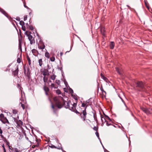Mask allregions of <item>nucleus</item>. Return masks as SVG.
<instances>
[{"instance_id":"obj_34","label":"nucleus","mask_w":152,"mask_h":152,"mask_svg":"<svg viewBox=\"0 0 152 152\" xmlns=\"http://www.w3.org/2000/svg\"><path fill=\"white\" fill-rule=\"evenodd\" d=\"M56 93L58 94H61V92L59 89H58L56 91Z\"/></svg>"},{"instance_id":"obj_22","label":"nucleus","mask_w":152,"mask_h":152,"mask_svg":"<svg viewBox=\"0 0 152 152\" xmlns=\"http://www.w3.org/2000/svg\"><path fill=\"white\" fill-rule=\"evenodd\" d=\"M50 87L51 89H52L53 88H54V89H57L58 88V87L56 86L54 84L52 83L50 85Z\"/></svg>"},{"instance_id":"obj_12","label":"nucleus","mask_w":152,"mask_h":152,"mask_svg":"<svg viewBox=\"0 0 152 152\" xmlns=\"http://www.w3.org/2000/svg\"><path fill=\"white\" fill-rule=\"evenodd\" d=\"M18 66H16V69L12 72V74L14 76L18 75Z\"/></svg>"},{"instance_id":"obj_25","label":"nucleus","mask_w":152,"mask_h":152,"mask_svg":"<svg viewBox=\"0 0 152 152\" xmlns=\"http://www.w3.org/2000/svg\"><path fill=\"white\" fill-rule=\"evenodd\" d=\"M38 62L39 63V65L40 66H42V59H40L38 60Z\"/></svg>"},{"instance_id":"obj_55","label":"nucleus","mask_w":152,"mask_h":152,"mask_svg":"<svg viewBox=\"0 0 152 152\" xmlns=\"http://www.w3.org/2000/svg\"><path fill=\"white\" fill-rule=\"evenodd\" d=\"M64 83L65 85H66H66L67 84V82L65 80V81L64 82Z\"/></svg>"},{"instance_id":"obj_48","label":"nucleus","mask_w":152,"mask_h":152,"mask_svg":"<svg viewBox=\"0 0 152 152\" xmlns=\"http://www.w3.org/2000/svg\"><path fill=\"white\" fill-rule=\"evenodd\" d=\"M49 147H50L51 148H57L56 147H55V146H54V145H52L51 146H50Z\"/></svg>"},{"instance_id":"obj_38","label":"nucleus","mask_w":152,"mask_h":152,"mask_svg":"<svg viewBox=\"0 0 152 152\" xmlns=\"http://www.w3.org/2000/svg\"><path fill=\"white\" fill-rule=\"evenodd\" d=\"M96 134V136L98 137V139L100 140V138L99 137V133L97 132H96L95 133Z\"/></svg>"},{"instance_id":"obj_32","label":"nucleus","mask_w":152,"mask_h":152,"mask_svg":"<svg viewBox=\"0 0 152 152\" xmlns=\"http://www.w3.org/2000/svg\"><path fill=\"white\" fill-rule=\"evenodd\" d=\"M27 59L28 61V64L29 65H30L31 64V60L30 58L28 57V56L27 57Z\"/></svg>"},{"instance_id":"obj_21","label":"nucleus","mask_w":152,"mask_h":152,"mask_svg":"<svg viewBox=\"0 0 152 152\" xmlns=\"http://www.w3.org/2000/svg\"><path fill=\"white\" fill-rule=\"evenodd\" d=\"M5 124H6V127L7 129H9L10 128H11L12 129H13V127H10V126L11 125H10V122H9V124L8 123H6Z\"/></svg>"},{"instance_id":"obj_64","label":"nucleus","mask_w":152,"mask_h":152,"mask_svg":"<svg viewBox=\"0 0 152 152\" xmlns=\"http://www.w3.org/2000/svg\"><path fill=\"white\" fill-rule=\"evenodd\" d=\"M145 5H147V4L146 3V2L145 1Z\"/></svg>"},{"instance_id":"obj_26","label":"nucleus","mask_w":152,"mask_h":152,"mask_svg":"<svg viewBox=\"0 0 152 152\" xmlns=\"http://www.w3.org/2000/svg\"><path fill=\"white\" fill-rule=\"evenodd\" d=\"M5 117H4V114L1 113L0 115V121L2 119L5 118Z\"/></svg>"},{"instance_id":"obj_10","label":"nucleus","mask_w":152,"mask_h":152,"mask_svg":"<svg viewBox=\"0 0 152 152\" xmlns=\"http://www.w3.org/2000/svg\"><path fill=\"white\" fill-rule=\"evenodd\" d=\"M31 32L27 31L25 32V34L28 37V38H33L31 35Z\"/></svg>"},{"instance_id":"obj_53","label":"nucleus","mask_w":152,"mask_h":152,"mask_svg":"<svg viewBox=\"0 0 152 152\" xmlns=\"http://www.w3.org/2000/svg\"><path fill=\"white\" fill-rule=\"evenodd\" d=\"M8 147H9V151L10 152H12V148H11L10 147V146H8Z\"/></svg>"},{"instance_id":"obj_50","label":"nucleus","mask_w":152,"mask_h":152,"mask_svg":"<svg viewBox=\"0 0 152 152\" xmlns=\"http://www.w3.org/2000/svg\"><path fill=\"white\" fill-rule=\"evenodd\" d=\"M10 142L7 141H6V145H7L8 146H9L10 145Z\"/></svg>"},{"instance_id":"obj_58","label":"nucleus","mask_w":152,"mask_h":152,"mask_svg":"<svg viewBox=\"0 0 152 152\" xmlns=\"http://www.w3.org/2000/svg\"><path fill=\"white\" fill-rule=\"evenodd\" d=\"M101 90L102 91V92L103 91L106 94V92L103 90V88H102V89H101Z\"/></svg>"},{"instance_id":"obj_15","label":"nucleus","mask_w":152,"mask_h":152,"mask_svg":"<svg viewBox=\"0 0 152 152\" xmlns=\"http://www.w3.org/2000/svg\"><path fill=\"white\" fill-rule=\"evenodd\" d=\"M48 72H50V73H51V70H52L53 71L54 69L53 68V67L52 66H50L48 64L47 65V68L46 69Z\"/></svg>"},{"instance_id":"obj_2","label":"nucleus","mask_w":152,"mask_h":152,"mask_svg":"<svg viewBox=\"0 0 152 152\" xmlns=\"http://www.w3.org/2000/svg\"><path fill=\"white\" fill-rule=\"evenodd\" d=\"M136 87L138 88L139 91H145V88L143 83L142 81H138L136 83Z\"/></svg>"},{"instance_id":"obj_41","label":"nucleus","mask_w":152,"mask_h":152,"mask_svg":"<svg viewBox=\"0 0 152 152\" xmlns=\"http://www.w3.org/2000/svg\"><path fill=\"white\" fill-rule=\"evenodd\" d=\"M17 62L18 63H19L21 62L20 59V58H18L17 59Z\"/></svg>"},{"instance_id":"obj_33","label":"nucleus","mask_w":152,"mask_h":152,"mask_svg":"<svg viewBox=\"0 0 152 152\" xmlns=\"http://www.w3.org/2000/svg\"><path fill=\"white\" fill-rule=\"evenodd\" d=\"M56 76L54 75H52L51 76V79L53 80H54L56 79Z\"/></svg>"},{"instance_id":"obj_59","label":"nucleus","mask_w":152,"mask_h":152,"mask_svg":"<svg viewBox=\"0 0 152 152\" xmlns=\"http://www.w3.org/2000/svg\"><path fill=\"white\" fill-rule=\"evenodd\" d=\"M13 119L14 120V121L15 122H16L17 121V120H16V119L15 118H13Z\"/></svg>"},{"instance_id":"obj_14","label":"nucleus","mask_w":152,"mask_h":152,"mask_svg":"<svg viewBox=\"0 0 152 152\" xmlns=\"http://www.w3.org/2000/svg\"><path fill=\"white\" fill-rule=\"evenodd\" d=\"M43 89L45 92V94L48 96V92L49 91V89L48 87L45 86L43 87Z\"/></svg>"},{"instance_id":"obj_45","label":"nucleus","mask_w":152,"mask_h":152,"mask_svg":"<svg viewBox=\"0 0 152 152\" xmlns=\"http://www.w3.org/2000/svg\"><path fill=\"white\" fill-rule=\"evenodd\" d=\"M106 125H107V126H110V125H112V124H108V121H106Z\"/></svg>"},{"instance_id":"obj_52","label":"nucleus","mask_w":152,"mask_h":152,"mask_svg":"<svg viewBox=\"0 0 152 152\" xmlns=\"http://www.w3.org/2000/svg\"><path fill=\"white\" fill-rule=\"evenodd\" d=\"M35 34H36L37 36L38 37V38H40V37L39 36V35L37 33V31H35Z\"/></svg>"},{"instance_id":"obj_7","label":"nucleus","mask_w":152,"mask_h":152,"mask_svg":"<svg viewBox=\"0 0 152 152\" xmlns=\"http://www.w3.org/2000/svg\"><path fill=\"white\" fill-rule=\"evenodd\" d=\"M24 73L25 75L28 77V79H29L30 78V72L29 68H27V71L24 69Z\"/></svg>"},{"instance_id":"obj_46","label":"nucleus","mask_w":152,"mask_h":152,"mask_svg":"<svg viewBox=\"0 0 152 152\" xmlns=\"http://www.w3.org/2000/svg\"><path fill=\"white\" fill-rule=\"evenodd\" d=\"M86 105V103H82V104L81 106L82 107H85Z\"/></svg>"},{"instance_id":"obj_28","label":"nucleus","mask_w":152,"mask_h":152,"mask_svg":"<svg viewBox=\"0 0 152 152\" xmlns=\"http://www.w3.org/2000/svg\"><path fill=\"white\" fill-rule=\"evenodd\" d=\"M19 23L20 24L21 26H24L25 25V23L22 20H20V21Z\"/></svg>"},{"instance_id":"obj_13","label":"nucleus","mask_w":152,"mask_h":152,"mask_svg":"<svg viewBox=\"0 0 152 152\" xmlns=\"http://www.w3.org/2000/svg\"><path fill=\"white\" fill-rule=\"evenodd\" d=\"M0 12L3 14L6 17H7V15L8 14L3 9L0 7Z\"/></svg>"},{"instance_id":"obj_56","label":"nucleus","mask_w":152,"mask_h":152,"mask_svg":"<svg viewBox=\"0 0 152 152\" xmlns=\"http://www.w3.org/2000/svg\"><path fill=\"white\" fill-rule=\"evenodd\" d=\"M70 90H71V91H70V93H73V90L71 88L70 89Z\"/></svg>"},{"instance_id":"obj_8","label":"nucleus","mask_w":152,"mask_h":152,"mask_svg":"<svg viewBox=\"0 0 152 152\" xmlns=\"http://www.w3.org/2000/svg\"><path fill=\"white\" fill-rule=\"evenodd\" d=\"M23 39H19V44H18V49L21 52H22V45L23 43Z\"/></svg>"},{"instance_id":"obj_63","label":"nucleus","mask_w":152,"mask_h":152,"mask_svg":"<svg viewBox=\"0 0 152 152\" xmlns=\"http://www.w3.org/2000/svg\"><path fill=\"white\" fill-rule=\"evenodd\" d=\"M103 76H104L102 75V74L101 73V77L102 78V77H103Z\"/></svg>"},{"instance_id":"obj_11","label":"nucleus","mask_w":152,"mask_h":152,"mask_svg":"<svg viewBox=\"0 0 152 152\" xmlns=\"http://www.w3.org/2000/svg\"><path fill=\"white\" fill-rule=\"evenodd\" d=\"M31 52L33 53V55L36 56H37L39 54L38 51L35 49H34L32 50Z\"/></svg>"},{"instance_id":"obj_47","label":"nucleus","mask_w":152,"mask_h":152,"mask_svg":"<svg viewBox=\"0 0 152 152\" xmlns=\"http://www.w3.org/2000/svg\"><path fill=\"white\" fill-rule=\"evenodd\" d=\"M21 106L23 110L25 109V105L24 104H21Z\"/></svg>"},{"instance_id":"obj_40","label":"nucleus","mask_w":152,"mask_h":152,"mask_svg":"<svg viewBox=\"0 0 152 152\" xmlns=\"http://www.w3.org/2000/svg\"><path fill=\"white\" fill-rule=\"evenodd\" d=\"M22 30L24 31H26V27L24 25L22 26Z\"/></svg>"},{"instance_id":"obj_43","label":"nucleus","mask_w":152,"mask_h":152,"mask_svg":"<svg viewBox=\"0 0 152 152\" xmlns=\"http://www.w3.org/2000/svg\"><path fill=\"white\" fill-rule=\"evenodd\" d=\"M15 19L17 20L20 21V18L19 17H16V18H14Z\"/></svg>"},{"instance_id":"obj_39","label":"nucleus","mask_w":152,"mask_h":152,"mask_svg":"<svg viewBox=\"0 0 152 152\" xmlns=\"http://www.w3.org/2000/svg\"><path fill=\"white\" fill-rule=\"evenodd\" d=\"M29 28L30 30H34V27H33L32 26H31V25H30L29 26Z\"/></svg>"},{"instance_id":"obj_20","label":"nucleus","mask_w":152,"mask_h":152,"mask_svg":"<svg viewBox=\"0 0 152 152\" xmlns=\"http://www.w3.org/2000/svg\"><path fill=\"white\" fill-rule=\"evenodd\" d=\"M115 46L114 43L113 42H111L110 45V47L111 49H113Z\"/></svg>"},{"instance_id":"obj_61","label":"nucleus","mask_w":152,"mask_h":152,"mask_svg":"<svg viewBox=\"0 0 152 152\" xmlns=\"http://www.w3.org/2000/svg\"><path fill=\"white\" fill-rule=\"evenodd\" d=\"M2 147H3V148H5L4 145V144H3V145H2Z\"/></svg>"},{"instance_id":"obj_3","label":"nucleus","mask_w":152,"mask_h":152,"mask_svg":"<svg viewBox=\"0 0 152 152\" xmlns=\"http://www.w3.org/2000/svg\"><path fill=\"white\" fill-rule=\"evenodd\" d=\"M141 108L142 110L147 115L150 114L152 113V109H147L144 107H142Z\"/></svg>"},{"instance_id":"obj_17","label":"nucleus","mask_w":152,"mask_h":152,"mask_svg":"<svg viewBox=\"0 0 152 152\" xmlns=\"http://www.w3.org/2000/svg\"><path fill=\"white\" fill-rule=\"evenodd\" d=\"M12 152H21L20 150L16 148H12Z\"/></svg>"},{"instance_id":"obj_24","label":"nucleus","mask_w":152,"mask_h":152,"mask_svg":"<svg viewBox=\"0 0 152 152\" xmlns=\"http://www.w3.org/2000/svg\"><path fill=\"white\" fill-rule=\"evenodd\" d=\"M45 56L46 57L49 58L50 57V54L47 51L45 53Z\"/></svg>"},{"instance_id":"obj_18","label":"nucleus","mask_w":152,"mask_h":152,"mask_svg":"<svg viewBox=\"0 0 152 152\" xmlns=\"http://www.w3.org/2000/svg\"><path fill=\"white\" fill-rule=\"evenodd\" d=\"M115 70L118 73V74L120 75H122V73L121 71V69H120L118 67L115 68Z\"/></svg>"},{"instance_id":"obj_51","label":"nucleus","mask_w":152,"mask_h":152,"mask_svg":"<svg viewBox=\"0 0 152 152\" xmlns=\"http://www.w3.org/2000/svg\"><path fill=\"white\" fill-rule=\"evenodd\" d=\"M23 4H24V6L25 8H26L28 9H29V8L27 6H26V3L25 2H24Z\"/></svg>"},{"instance_id":"obj_49","label":"nucleus","mask_w":152,"mask_h":152,"mask_svg":"<svg viewBox=\"0 0 152 152\" xmlns=\"http://www.w3.org/2000/svg\"><path fill=\"white\" fill-rule=\"evenodd\" d=\"M13 113L14 114H16L17 113V111L16 110H13Z\"/></svg>"},{"instance_id":"obj_35","label":"nucleus","mask_w":152,"mask_h":152,"mask_svg":"<svg viewBox=\"0 0 152 152\" xmlns=\"http://www.w3.org/2000/svg\"><path fill=\"white\" fill-rule=\"evenodd\" d=\"M56 83L58 85H59L60 83V81L59 80H56L55 81Z\"/></svg>"},{"instance_id":"obj_42","label":"nucleus","mask_w":152,"mask_h":152,"mask_svg":"<svg viewBox=\"0 0 152 152\" xmlns=\"http://www.w3.org/2000/svg\"><path fill=\"white\" fill-rule=\"evenodd\" d=\"M93 129L95 131H97L98 129V128L96 126H94L93 128Z\"/></svg>"},{"instance_id":"obj_4","label":"nucleus","mask_w":152,"mask_h":152,"mask_svg":"<svg viewBox=\"0 0 152 152\" xmlns=\"http://www.w3.org/2000/svg\"><path fill=\"white\" fill-rule=\"evenodd\" d=\"M39 39L38 44V48L40 49L43 50L45 47L44 43L42 40V39Z\"/></svg>"},{"instance_id":"obj_6","label":"nucleus","mask_w":152,"mask_h":152,"mask_svg":"<svg viewBox=\"0 0 152 152\" xmlns=\"http://www.w3.org/2000/svg\"><path fill=\"white\" fill-rule=\"evenodd\" d=\"M100 30L101 33L103 36V38L106 37L105 28L104 27H101L100 28Z\"/></svg>"},{"instance_id":"obj_19","label":"nucleus","mask_w":152,"mask_h":152,"mask_svg":"<svg viewBox=\"0 0 152 152\" xmlns=\"http://www.w3.org/2000/svg\"><path fill=\"white\" fill-rule=\"evenodd\" d=\"M29 40L30 42V44L32 45L33 44H34L35 42L34 39H28Z\"/></svg>"},{"instance_id":"obj_36","label":"nucleus","mask_w":152,"mask_h":152,"mask_svg":"<svg viewBox=\"0 0 152 152\" xmlns=\"http://www.w3.org/2000/svg\"><path fill=\"white\" fill-rule=\"evenodd\" d=\"M50 60L51 61H54L55 60V58L54 56H52L50 58Z\"/></svg>"},{"instance_id":"obj_1","label":"nucleus","mask_w":152,"mask_h":152,"mask_svg":"<svg viewBox=\"0 0 152 152\" xmlns=\"http://www.w3.org/2000/svg\"><path fill=\"white\" fill-rule=\"evenodd\" d=\"M54 100L56 105L58 108H61L63 106H64L65 108L69 109L70 110L74 112L76 114H80V117L82 118L83 119L84 121L86 120V119L87 113L86 110L87 107L88 105H91L92 103L90 99H89L86 101V106L85 107V109L82 112V114L83 115V117L82 114H80L76 109L77 106L76 103H74L73 104H71V107H70V102H67L64 101L63 97L61 96L55 98Z\"/></svg>"},{"instance_id":"obj_60","label":"nucleus","mask_w":152,"mask_h":152,"mask_svg":"<svg viewBox=\"0 0 152 152\" xmlns=\"http://www.w3.org/2000/svg\"><path fill=\"white\" fill-rule=\"evenodd\" d=\"M94 120H95L96 122L97 121V119H96V117H94Z\"/></svg>"},{"instance_id":"obj_30","label":"nucleus","mask_w":152,"mask_h":152,"mask_svg":"<svg viewBox=\"0 0 152 152\" xmlns=\"http://www.w3.org/2000/svg\"><path fill=\"white\" fill-rule=\"evenodd\" d=\"M44 82L45 83H46L48 80V77L44 76L43 78Z\"/></svg>"},{"instance_id":"obj_5","label":"nucleus","mask_w":152,"mask_h":152,"mask_svg":"<svg viewBox=\"0 0 152 152\" xmlns=\"http://www.w3.org/2000/svg\"><path fill=\"white\" fill-rule=\"evenodd\" d=\"M103 114L104 116V118H103V119H104V121L103 119V117H102V115H101V120L102 122L104 123L105 122H106V120H108L110 121H111V119L109 117V116H108L107 115H106L105 114V113H103Z\"/></svg>"},{"instance_id":"obj_57","label":"nucleus","mask_w":152,"mask_h":152,"mask_svg":"<svg viewBox=\"0 0 152 152\" xmlns=\"http://www.w3.org/2000/svg\"><path fill=\"white\" fill-rule=\"evenodd\" d=\"M52 108L53 110H54L55 109V107L53 104H52Z\"/></svg>"},{"instance_id":"obj_44","label":"nucleus","mask_w":152,"mask_h":152,"mask_svg":"<svg viewBox=\"0 0 152 152\" xmlns=\"http://www.w3.org/2000/svg\"><path fill=\"white\" fill-rule=\"evenodd\" d=\"M27 16L26 15H25L24 16V18H23L24 20L26 21V20L27 19Z\"/></svg>"},{"instance_id":"obj_54","label":"nucleus","mask_w":152,"mask_h":152,"mask_svg":"<svg viewBox=\"0 0 152 152\" xmlns=\"http://www.w3.org/2000/svg\"><path fill=\"white\" fill-rule=\"evenodd\" d=\"M146 8H147V9H148V10H149V9H150V7H149V6H148L147 5H145Z\"/></svg>"},{"instance_id":"obj_27","label":"nucleus","mask_w":152,"mask_h":152,"mask_svg":"<svg viewBox=\"0 0 152 152\" xmlns=\"http://www.w3.org/2000/svg\"><path fill=\"white\" fill-rule=\"evenodd\" d=\"M102 78L104 81H106V82L108 83L109 82V81L107 80V78L105 77L104 76H103L102 77Z\"/></svg>"},{"instance_id":"obj_31","label":"nucleus","mask_w":152,"mask_h":152,"mask_svg":"<svg viewBox=\"0 0 152 152\" xmlns=\"http://www.w3.org/2000/svg\"><path fill=\"white\" fill-rule=\"evenodd\" d=\"M3 133V131L2 130L1 128L0 127V135L1 136V138L3 137V136L2 135V134Z\"/></svg>"},{"instance_id":"obj_23","label":"nucleus","mask_w":152,"mask_h":152,"mask_svg":"<svg viewBox=\"0 0 152 152\" xmlns=\"http://www.w3.org/2000/svg\"><path fill=\"white\" fill-rule=\"evenodd\" d=\"M118 96L119 97V98L121 99V101H122L123 102V103L125 105V106L126 107V110H130L129 109V108H128L126 106L125 103V102H124V100H123V99H122V98L119 96V95H118Z\"/></svg>"},{"instance_id":"obj_62","label":"nucleus","mask_w":152,"mask_h":152,"mask_svg":"<svg viewBox=\"0 0 152 152\" xmlns=\"http://www.w3.org/2000/svg\"><path fill=\"white\" fill-rule=\"evenodd\" d=\"M26 26H29L28 24V23H26Z\"/></svg>"},{"instance_id":"obj_9","label":"nucleus","mask_w":152,"mask_h":152,"mask_svg":"<svg viewBox=\"0 0 152 152\" xmlns=\"http://www.w3.org/2000/svg\"><path fill=\"white\" fill-rule=\"evenodd\" d=\"M42 73L43 75L44 76H45L46 75H49V74H50V72H48V70H47L46 69L44 68V70L42 71Z\"/></svg>"},{"instance_id":"obj_16","label":"nucleus","mask_w":152,"mask_h":152,"mask_svg":"<svg viewBox=\"0 0 152 152\" xmlns=\"http://www.w3.org/2000/svg\"><path fill=\"white\" fill-rule=\"evenodd\" d=\"M0 121H1L2 123L4 124H6V123H8L9 124V121L6 117L4 119H2V120Z\"/></svg>"},{"instance_id":"obj_29","label":"nucleus","mask_w":152,"mask_h":152,"mask_svg":"<svg viewBox=\"0 0 152 152\" xmlns=\"http://www.w3.org/2000/svg\"><path fill=\"white\" fill-rule=\"evenodd\" d=\"M40 145V143L39 142H37V143L35 145L32 146V147L33 148L34 147H38Z\"/></svg>"},{"instance_id":"obj_37","label":"nucleus","mask_w":152,"mask_h":152,"mask_svg":"<svg viewBox=\"0 0 152 152\" xmlns=\"http://www.w3.org/2000/svg\"><path fill=\"white\" fill-rule=\"evenodd\" d=\"M7 18L9 19V20H10V21H12V18L11 17L9 16L8 14L7 15Z\"/></svg>"}]
</instances>
